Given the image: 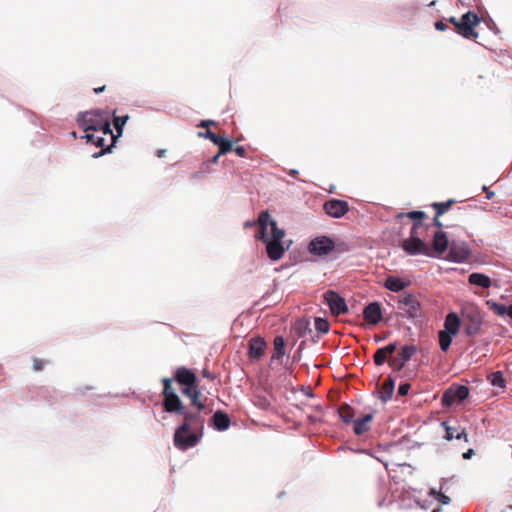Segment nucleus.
<instances>
[{"instance_id": "49", "label": "nucleus", "mask_w": 512, "mask_h": 512, "mask_svg": "<svg viewBox=\"0 0 512 512\" xmlns=\"http://www.w3.org/2000/svg\"><path fill=\"white\" fill-rule=\"evenodd\" d=\"M215 124V121L213 120H202L200 123H199V127H209L210 125H214Z\"/></svg>"}, {"instance_id": "18", "label": "nucleus", "mask_w": 512, "mask_h": 512, "mask_svg": "<svg viewBox=\"0 0 512 512\" xmlns=\"http://www.w3.org/2000/svg\"><path fill=\"white\" fill-rule=\"evenodd\" d=\"M175 381L182 386L193 385L197 382V377L192 370L186 367H179L175 372Z\"/></svg>"}, {"instance_id": "22", "label": "nucleus", "mask_w": 512, "mask_h": 512, "mask_svg": "<svg viewBox=\"0 0 512 512\" xmlns=\"http://www.w3.org/2000/svg\"><path fill=\"white\" fill-rule=\"evenodd\" d=\"M469 396V389L465 385L453 383L450 385V405L455 402H462Z\"/></svg>"}, {"instance_id": "54", "label": "nucleus", "mask_w": 512, "mask_h": 512, "mask_svg": "<svg viewBox=\"0 0 512 512\" xmlns=\"http://www.w3.org/2000/svg\"><path fill=\"white\" fill-rule=\"evenodd\" d=\"M104 90H105V86H101V87H98V88L94 89L96 94H99V93L103 92Z\"/></svg>"}, {"instance_id": "23", "label": "nucleus", "mask_w": 512, "mask_h": 512, "mask_svg": "<svg viewBox=\"0 0 512 512\" xmlns=\"http://www.w3.org/2000/svg\"><path fill=\"white\" fill-rule=\"evenodd\" d=\"M85 138L87 139L88 142H92L95 146L102 147L101 151L93 154L94 158H98L100 156H103V155L111 152L112 145L106 146V147L104 146V143H105L104 136H96L94 134L86 133Z\"/></svg>"}, {"instance_id": "17", "label": "nucleus", "mask_w": 512, "mask_h": 512, "mask_svg": "<svg viewBox=\"0 0 512 512\" xmlns=\"http://www.w3.org/2000/svg\"><path fill=\"white\" fill-rule=\"evenodd\" d=\"M182 394L187 396L191 400V406L199 410H205L206 406L199 400L200 391L197 384L185 385L181 390Z\"/></svg>"}, {"instance_id": "50", "label": "nucleus", "mask_w": 512, "mask_h": 512, "mask_svg": "<svg viewBox=\"0 0 512 512\" xmlns=\"http://www.w3.org/2000/svg\"><path fill=\"white\" fill-rule=\"evenodd\" d=\"M439 216H440V215H435V217L433 218V224H434V226H436V227H439V228H440V227H442V226H443V224H442V222L439 220Z\"/></svg>"}, {"instance_id": "45", "label": "nucleus", "mask_w": 512, "mask_h": 512, "mask_svg": "<svg viewBox=\"0 0 512 512\" xmlns=\"http://www.w3.org/2000/svg\"><path fill=\"white\" fill-rule=\"evenodd\" d=\"M448 398H449V395H448V388L443 390L442 392V395H441V403L444 407H448Z\"/></svg>"}, {"instance_id": "15", "label": "nucleus", "mask_w": 512, "mask_h": 512, "mask_svg": "<svg viewBox=\"0 0 512 512\" xmlns=\"http://www.w3.org/2000/svg\"><path fill=\"white\" fill-rule=\"evenodd\" d=\"M364 319L371 325H376L382 320V310L379 302L369 303L363 310Z\"/></svg>"}, {"instance_id": "63", "label": "nucleus", "mask_w": 512, "mask_h": 512, "mask_svg": "<svg viewBox=\"0 0 512 512\" xmlns=\"http://www.w3.org/2000/svg\"><path fill=\"white\" fill-rule=\"evenodd\" d=\"M433 512H438V511L434 510Z\"/></svg>"}, {"instance_id": "41", "label": "nucleus", "mask_w": 512, "mask_h": 512, "mask_svg": "<svg viewBox=\"0 0 512 512\" xmlns=\"http://www.w3.org/2000/svg\"><path fill=\"white\" fill-rule=\"evenodd\" d=\"M432 206L436 210V215H442L448 211V201L435 202Z\"/></svg>"}, {"instance_id": "13", "label": "nucleus", "mask_w": 512, "mask_h": 512, "mask_svg": "<svg viewBox=\"0 0 512 512\" xmlns=\"http://www.w3.org/2000/svg\"><path fill=\"white\" fill-rule=\"evenodd\" d=\"M198 136L207 138L213 144L219 146L220 154H227L228 152H230L232 150L233 141L226 136H221V135L216 134L210 130H207L206 132H199Z\"/></svg>"}, {"instance_id": "10", "label": "nucleus", "mask_w": 512, "mask_h": 512, "mask_svg": "<svg viewBox=\"0 0 512 512\" xmlns=\"http://www.w3.org/2000/svg\"><path fill=\"white\" fill-rule=\"evenodd\" d=\"M324 300L331 313L335 316H339L348 311L345 299L333 290H328L324 293Z\"/></svg>"}, {"instance_id": "16", "label": "nucleus", "mask_w": 512, "mask_h": 512, "mask_svg": "<svg viewBox=\"0 0 512 512\" xmlns=\"http://www.w3.org/2000/svg\"><path fill=\"white\" fill-rule=\"evenodd\" d=\"M293 331L299 338L309 335L314 343L320 338L319 335L314 334L310 326V321L306 318L297 320L293 326Z\"/></svg>"}, {"instance_id": "42", "label": "nucleus", "mask_w": 512, "mask_h": 512, "mask_svg": "<svg viewBox=\"0 0 512 512\" xmlns=\"http://www.w3.org/2000/svg\"><path fill=\"white\" fill-rule=\"evenodd\" d=\"M433 424H437L439 427H441L444 431V434H443V438L445 440H448V420H441V421H435V422H432Z\"/></svg>"}, {"instance_id": "56", "label": "nucleus", "mask_w": 512, "mask_h": 512, "mask_svg": "<svg viewBox=\"0 0 512 512\" xmlns=\"http://www.w3.org/2000/svg\"><path fill=\"white\" fill-rule=\"evenodd\" d=\"M297 174H298V170H295V169H292V170L289 172V175H290V176H292V177H295Z\"/></svg>"}, {"instance_id": "58", "label": "nucleus", "mask_w": 512, "mask_h": 512, "mask_svg": "<svg viewBox=\"0 0 512 512\" xmlns=\"http://www.w3.org/2000/svg\"><path fill=\"white\" fill-rule=\"evenodd\" d=\"M493 194H494L493 192H488V193H487V198H488V199H491V198H492V196H493Z\"/></svg>"}, {"instance_id": "34", "label": "nucleus", "mask_w": 512, "mask_h": 512, "mask_svg": "<svg viewBox=\"0 0 512 512\" xmlns=\"http://www.w3.org/2000/svg\"><path fill=\"white\" fill-rule=\"evenodd\" d=\"M128 120H129L128 115L114 117V127L118 132V136L122 135L123 128L126 125Z\"/></svg>"}, {"instance_id": "33", "label": "nucleus", "mask_w": 512, "mask_h": 512, "mask_svg": "<svg viewBox=\"0 0 512 512\" xmlns=\"http://www.w3.org/2000/svg\"><path fill=\"white\" fill-rule=\"evenodd\" d=\"M315 329L319 333H328L330 329V324L325 318L317 317L315 318Z\"/></svg>"}, {"instance_id": "60", "label": "nucleus", "mask_w": 512, "mask_h": 512, "mask_svg": "<svg viewBox=\"0 0 512 512\" xmlns=\"http://www.w3.org/2000/svg\"><path fill=\"white\" fill-rule=\"evenodd\" d=\"M304 343H305V342H304V341H302V342L300 343V345H299V348H302V347H303V345H304Z\"/></svg>"}, {"instance_id": "44", "label": "nucleus", "mask_w": 512, "mask_h": 512, "mask_svg": "<svg viewBox=\"0 0 512 512\" xmlns=\"http://www.w3.org/2000/svg\"><path fill=\"white\" fill-rule=\"evenodd\" d=\"M410 387V384L407 382L401 383L398 387V394L401 396L407 395L410 390Z\"/></svg>"}, {"instance_id": "51", "label": "nucleus", "mask_w": 512, "mask_h": 512, "mask_svg": "<svg viewBox=\"0 0 512 512\" xmlns=\"http://www.w3.org/2000/svg\"><path fill=\"white\" fill-rule=\"evenodd\" d=\"M473 454H474V450L473 449H468L466 452H464L462 454V456H463L464 459H470Z\"/></svg>"}, {"instance_id": "31", "label": "nucleus", "mask_w": 512, "mask_h": 512, "mask_svg": "<svg viewBox=\"0 0 512 512\" xmlns=\"http://www.w3.org/2000/svg\"><path fill=\"white\" fill-rule=\"evenodd\" d=\"M274 349H275V353L273 355V358L274 359H280L284 356L285 352H284V346H285V341H284V338L282 336H276L274 338Z\"/></svg>"}, {"instance_id": "35", "label": "nucleus", "mask_w": 512, "mask_h": 512, "mask_svg": "<svg viewBox=\"0 0 512 512\" xmlns=\"http://www.w3.org/2000/svg\"><path fill=\"white\" fill-rule=\"evenodd\" d=\"M254 404L262 410H268L271 408V402L265 395H257L255 397Z\"/></svg>"}, {"instance_id": "59", "label": "nucleus", "mask_w": 512, "mask_h": 512, "mask_svg": "<svg viewBox=\"0 0 512 512\" xmlns=\"http://www.w3.org/2000/svg\"><path fill=\"white\" fill-rule=\"evenodd\" d=\"M435 2H436V1H431V2L428 4V6H433V5H435Z\"/></svg>"}, {"instance_id": "4", "label": "nucleus", "mask_w": 512, "mask_h": 512, "mask_svg": "<svg viewBox=\"0 0 512 512\" xmlns=\"http://www.w3.org/2000/svg\"><path fill=\"white\" fill-rule=\"evenodd\" d=\"M418 228L419 223H413L410 230V237L403 240L401 248L408 255H425L428 257H435L430 247L422 239L416 236Z\"/></svg>"}, {"instance_id": "25", "label": "nucleus", "mask_w": 512, "mask_h": 512, "mask_svg": "<svg viewBox=\"0 0 512 512\" xmlns=\"http://www.w3.org/2000/svg\"><path fill=\"white\" fill-rule=\"evenodd\" d=\"M373 415L366 414L362 418H358L354 421V433L356 435H362L370 429L369 423L372 421Z\"/></svg>"}, {"instance_id": "48", "label": "nucleus", "mask_w": 512, "mask_h": 512, "mask_svg": "<svg viewBox=\"0 0 512 512\" xmlns=\"http://www.w3.org/2000/svg\"><path fill=\"white\" fill-rule=\"evenodd\" d=\"M33 369L34 371H40L42 369V362L39 359L33 360Z\"/></svg>"}, {"instance_id": "26", "label": "nucleus", "mask_w": 512, "mask_h": 512, "mask_svg": "<svg viewBox=\"0 0 512 512\" xmlns=\"http://www.w3.org/2000/svg\"><path fill=\"white\" fill-rule=\"evenodd\" d=\"M468 282L471 285L480 286L482 288H489L492 285L490 277L482 273H472L468 277Z\"/></svg>"}, {"instance_id": "40", "label": "nucleus", "mask_w": 512, "mask_h": 512, "mask_svg": "<svg viewBox=\"0 0 512 512\" xmlns=\"http://www.w3.org/2000/svg\"><path fill=\"white\" fill-rule=\"evenodd\" d=\"M98 131L102 132L103 136L112 135L111 125L109 121V116L106 115L105 119L101 124H99Z\"/></svg>"}, {"instance_id": "12", "label": "nucleus", "mask_w": 512, "mask_h": 512, "mask_svg": "<svg viewBox=\"0 0 512 512\" xmlns=\"http://www.w3.org/2000/svg\"><path fill=\"white\" fill-rule=\"evenodd\" d=\"M471 253V248L466 242H450V261L464 262L470 258Z\"/></svg>"}, {"instance_id": "36", "label": "nucleus", "mask_w": 512, "mask_h": 512, "mask_svg": "<svg viewBox=\"0 0 512 512\" xmlns=\"http://www.w3.org/2000/svg\"><path fill=\"white\" fill-rule=\"evenodd\" d=\"M389 355L385 353V351L382 349V347L378 348L373 356L374 363L377 366H382L386 360L388 359Z\"/></svg>"}, {"instance_id": "47", "label": "nucleus", "mask_w": 512, "mask_h": 512, "mask_svg": "<svg viewBox=\"0 0 512 512\" xmlns=\"http://www.w3.org/2000/svg\"><path fill=\"white\" fill-rule=\"evenodd\" d=\"M434 25L435 28L439 31H444L447 28L446 24L442 20L435 22Z\"/></svg>"}, {"instance_id": "19", "label": "nucleus", "mask_w": 512, "mask_h": 512, "mask_svg": "<svg viewBox=\"0 0 512 512\" xmlns=\"http://www.w3.org/2000/svg\"><path fill=\"white\" fill-rule=\"evenodd\" d=\"M448 248V237L445 232L437 231L433 236L431 251L438 257L439 254L443 253Z\"/></svg>"}, {"instance_id": "9", "label": "nucleus", "mask_w": 512, "mask_h": 512, "mask_svg": "<svg viewBox=\"0 0 512 512\" xmlns=\"http://www.w3.org/2000/svg\"><path fill=\"white\" fill-rule=\"evenodd\" d=\"M335 249V242L329 236H318L308 244L310 254L324 257Z\"/></svg>"}, {"instance_id": "2", "label": "nucleus", "mask_w": 512, "mask_h": 512, "mask_svg": "<svg viewBox=\"0 0 512 512\" xmlns=\"http://www.w3.org/2000/svg\"><path fill=\"white\" fill-rule=\"evenodd\" d=\"M197 408L190 407L186 408L183 405L181 412H173L172 414L182 415L183 423L179 425L174 433V446L182 451L192 448L197 445L202 437V433L197 434L195 432H189L191 428H203L205 422L204 417Z\"/></svg>"}, {"instance_id": "39", "label": "nucleus", "mask_w": 512, "mask_h": 512, "mask_svg": "<svg viewBox=\"0 0 512 512\" xmlns=\"http://www.w3.org/2000/svg\"><path fill=\"white\" fill-rule=\"evenodd\" d=\"M449 437H450V441H452L453 439H456L458 441L463 439L464 442H468L467 434H466L465 430L458 431L457 429L450 427Z\"/></svg>"}, {"instance_id": "27", "label": "nucleus", "mask_w": 512, "mask_h": 512, "mask_svg": "<svg viewBox=\"0 0 512 512\" xmlns=\"http://www.w3.org/2000/svg\"><path fill=\"white\" fill-rule=\"evenodd\" d=\"M395 388V382L391 376L388 377L387 381H385L382 385V390L379 392V398L382 402H388L393 395Z\"/></svg>"}, {"instance_id": "1", "label": "nucleus", "mask_w": 512, "mask_h": 512, "mask_svg": "<svg viewBox=\"0 0 512 512\" xmlns=\"http://www.w3.org/2000/svg\"><path fill=\"white\" fill-rule=\"evenodd\" d=\"M259 223V234L256 238L262 241L266 246L267 257L271 261L280 260L286 251L292 244V240L285 247L283 238L285 237L284 229L278 227L277 222L271 219V215L268 211H262L258 216Z\"/></svg>"}, {"instance_id": "11", "label": "nucleus", "mask_w": 512, "mask_h": 512, "mask_svg": "<svg viewBox=\"0 0 512 512\" xmlns=\"http://www.w3.org/2000/svg\"><path fill=\"white\" fill-rule=\"evenodd\" d=\"M416 352L417 347L415 345H404L396 357L390 358L389 366L394 371L402 370L405 364L412 358V356Z\"/></svg>"}, {"instance_id": "30", "label": "nucleus", "mask_w": 512, "mask_h": 512, "mask_svg": "<svg viewBox=\"0 0 512 512\" xmlns=\"http://www.w3.org/2000/svg\"><path fill=\"white\" fill-rule=\"evenodd\" d=\"M488 380L493 386L505 388L506 381L501 371H495L489 374Z\"/></svg>"}, {"instance_id": "57", "label": "nucleus", "mask_w": 512, "mask_h": 512, "mask_svg": "<svg viewBox=\"0 0 512 512\" xmlns=\"http://www.w3.org/2000/svg\"><path fill=\"white\" fill-rule=\"evenodd\" d=\"M507 315L512 319V305L508 306Z\"/></svg>"}, {"instance_id": "53", "label": "nucleus", "mask_w": 512, "mask_h": 512, "mask_svg": "<svg viewBox=\"0 0 512 512\" xmlns=\"http://www.w3.org/2000/svg\"><path fill=\"white\" fill-rule=\"evenodd\" d=\"M222 155L223 154H220V151H219L215 156L212 157L211 162L214 163V164L217 163L219 158H220V156H222Z\"/></svg>"}, {"instance_id": "14", "label": "nucleus", "mask_w": 512, "mask_h": 512, "mask_svg": "<svg viewBox=\"0 0 512 512\" xmlns=\"http://www.w3.org/2000/svg\"><path fill=\"white\" fill-rule=\"evenodd\" d=\"M324 211L333 218H341L349 211V205L344 200L331 199L324 203Z\"/></svg>"}, {"instance_id": "37", "label": "nucleus", "mask_w": 512, "mask_h": 512, "mask_svg": "<svg viewBox=\"0 0 512 512\" xmlns=\"http://www.w3.org/2000/svg\"><path fill=\"white\" fill-rule=\"evenodd\" d=\"M487 304L499 316H504L508 312V307H506L504 304H499V303L490 302V301H488Z\"/></svg>"}, {"instance_id": "32", "label": "nucleus", "mask_w": 512, "mask_h": 512, "mask_svg": "<svg viewBox=\"0 0 512 512\" xmlns=\"http://www.w3.org/2000/svg\"><path fill=\"white\" fill-rule=\"evenodd\" d=\"M403 216H407L408 218L413 219L414 223H419V227H420L422 225V220L425 217V212L421 211V210H417V211L408 212L406 214L400 213L398 215L399 218L403 217Z\"/></svg>"}, {"instance_id": "55", "label": "nucleus", "mask_w": 512, "mask_h": 512, "mask_svg": "<svg viewBox=\"0 0 512 512\" xmlns=\"http://www.w3.org/2000/svg\"><path fill=\"white\" fill-rule=\"evenodd\" d=\"M165 154H166V151L163 150V149H160V150L157 151V156L158 157H163Z\"/></svg>"}, {"instance_id": "62", "label": "nucleus", "mask_w": 512, "mask_h": 512, "mask_svg": "<svg viewBox=\"0 0 512 512\" xmlns=\"http://www.w3.org/2000/svg\"><path fill=\"white\" fill-rule=\"evenodd\" d=\"M453 202L454 201L450 199V201H449L450 206L453 204Z\"/></svg>"}, {"instance_id": "28", "label": "nucleus", "mask_w": 512, "mask_h": 512, "mask_svg": "<svg viewBox=\"0 0 512 512\" xmlns=\"http://www.w3.org/2000/svg\"><path fill=\"white\" fill-rule=\"evenodd\" d=\"M439 344L443 352L448 351V315L443 319V329L439 331Z\"/></svg>"}, {"instance_id": "6", "label": "nucleus", "mask_w": 512, "mask_h": 512, "mask_svg": "<svg viewBox=\"0 0 512 512\" xmlns=\"http://www.w3.org/2000/svg\"><path fill=\"white\" fill-rule=\"evenodd\" d=\"M450 23L454 24L457 33L464 38L475 39L478 37L475 26L480 23V18L475 13L467 12L461 17L460 21L450 17Z\"/></svg>"}, {"instance_id": "61", "label": "nucleus", "mask_w": 512, "mask_h": 512, "mask_svg": "<svg viewBox=\"0 0 512 512\" xmlns=\"http://www.w3.org/2000/svg\"><path fill=\"white\" fill-rule=\"evenodd\" d=\"M204 376H205V377H209V373H207L206 371H204Z\"/></svg>"}, {"instance_id": "20", "label": "nucleus", "mask_w": 512, "mask_h": 512, "mask_svg": "<svg viewBox=\"0 0 512 512\" xmlns=\"http://www.w3.org/2000/svg\"><path fill=\"white\" fill-rule=\"evenodd\" d=\"M230 424L231 421L228 414L221 410H217L211 418V425L217 431H226Z\"/></svg>"}, {"instance_id": "21", "label": "nucleus", "mask_w": 512, "mask_h": 512, "mask_svg": "<svg viewBox=\"0 0 512 512\" xmlns=\"http://www.w3.org/2000/svg\"><path fill=\"white\" fill-rule=\"evenodd\" d=\"M266 349V342L261 337H254L249 341V357L259 359Z\"/></svg>"}, {"instance_id": "5", "label": "nucleus", "mask_w": 512, "mask_h": 512, "mask_svg": "<svg viewBox=\"0 0 512 512\" xmlns=\"http://www.w3.org/2000/svg\"><path fill=\"white\" fill-rule=\"evenodd\" d=\"M397 309L401 317L409 320H416L422 316L421 304L412 293H404L398 297Z\"/></svg>"}, {"instance_id": "24", "label": "nucleus", "mask_w": 512, "mask_h": 512, "mask_svg": "<svg viewBox=\"0 0 512 512\" xmlns=\"http://www.w3.org/2000/svg\"><path fill=\"white\" fill-rule=\"evenodd\" d=\"M409 285H410L409 280H404L400 277H395V276L387 277V279L385 280V284H384L386 289L390 290L391 292H395V293L402 291Z\"/></svg>"}, {"instance_id": "8", "label": "nucleus", "mask_w": 512, "mask_h": 512, "mask_svg": "<svg viewBox=\"0 0 512 512\" xmlns=\"http://www.w3.org/2000/svg\"><path fill=\"white\" fill-rule=\"evenodd\" d=\"M109 113L104 110H94L82 112L78 116V122L86 133L89 131H98L99 124L104 121Z\"/></svg>"}, {"instance_id": "3", "label": "nucleus", "mask_w": 512, "mask_h": 512, "mask_svg": "<svg viewBox=\"0 0 512 512\" xmlns=\"http://www.w3.org/2000/svg\"><path fill=\"white\" fill-rule=\"evenodd\" d=\"M483 324V314L481 309L472 302H466L461 307V314L458 316L450 312V344L452 339L463 328L465 335L475 336L480 332Z\"/></svg>"}, {"instance_id": "7", "label": "nucleus", "mask_w": 512, "mask_h": 512, "mask_svg": "<svg viewBox=\"0 0 512 512\" xmlns=\"http://www.w3.org/2000/svg\"><path fill=\"white\" fill-rule=\"evenodd\" d=\"M172 378H164L162 380L164 384L163 389V408L167 413L181 412L183 410V402L172 388Z\"/></svg>"}, {"instance_id": "38", "label": "nucleus", "mask_w": 512, "mask_h": 512, "mask_svg": "<svg viewBox=\"0 0 512 512\" xmlns=\"http://www.w3.org/2000/svg\"><path fill=\"white\" fill-rule=\"evenodd\" d=\"M428 494L432 496L435 500H437L439 503H442L443 505L448 504V496L441 493L440 491H437L435 488H431Z\"/></svg>"}, {"instance_id": "52", "label": "nucleus", "mask_w": 512, "mask_h": 512, "mask_svg": "<svg viewBox=\"0 0 512 512\" xmlns=\"http://www.w3.org/2000/svg\"><path fill=\"white\" fill-rule=\"evenodd\" d=\"M244 225H245V227H252V226H255V225H259L258 219L255 220V221H246Z\"/></svg>"}, {"instance_id": "29", "label": "nucleus", "mask_w": 512, "mask_h": 512, "mask_svg": "<svg viewBox=\"0 0 512 512\" xmlns=\"http://www.w3.org/2000/svg\"><path fill=\"white\" fill-rule=\"evenodd\" d=\"M338 414L340 419L346 424H349L353 421L354 413L348 404L340 406L338 409Z\"/></svg>"}, {"instance_id": "43", "label": "nucleus", "mask_w": 512, "mask_h": 512, "mask_svg": "<svg viewBox=\"0 0 512 512\" xmlns=\"http://www.w3.org/2000/svg\"><path fill=\"white\" fill-rule=\"evenodd\" d=\"M397 347H398V343L397 342H392V343H389L388 345L382 347V349L385 351L386 354L389 355V357H391L392 354L397 349Z\"/></svg>"}, {"instance_id": "46", "label": "nucleus", "mask_w": 512, "mask_h": 512, "mask_svg": "<svg viewBox=\"0 0 512 512\" xmlns=\"http://www.w3.org/2000/svg\"><path fill=\"white\" fill-rule=\"evenodd\" d=\"M234 151L239 157H244L246 155V149L244 146H237Z\"/></svg>"}]
</instances>
